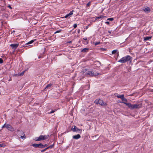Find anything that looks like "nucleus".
Masks as SVG:
<instances>
[{"label": "nucleus", "mask_w": 153, "mask_h": 153, "mask_svg": "<svg viewBox=\"0 0 153 153\" xmlns=\"http://www.w3.org/2000/svg\"><path fill=\"white\" fill-rule=\"evenodd\" d=\"M6 128L8 130L11 131H14V128L10 125L7 124L6 126Z\"/></svg>", "instance_id": "6e6552de"}, {"label": "nucleus", "mask_w": 153, "mask_h": 153, "mask_svg": "<svg viewBox=\"0 0 153 153\" xmlns=\"http://www.w3.org/2000/svg\"><path fill=\"white\" fill-rule=\"evenodd\" d=\"M119 102H120V103H121V102H120V101H119Z\"/></svg>", "instance_id": "49530a36"}, {"label": "nucleus", "mask_w": 153, "mask_h": 153, "mask_svg": "<svg viewBox=\"0 0 153 153\" xmlns=\"http://www.w3.org/2000/svg\"><path fill=\"white\" fill-rule=\"evenodd\" d=\"M73 10L71 11L69 13L65 15V18H69L73 14Z\"/></svg>", "instance_id": "9b49d317"}, {"label": "nucleus", "mask_w": 153, "mask_h": 153, "mask_svg": "<svg viewBox=\"0 0 153 153\" xmlns=\"http://www.w3.org/2000/svg\"><path fill=\"white\" fill-rule=\"evenodd\" d=\"M71 42V41H70V42H69V43H70Z\"/></svg>", "instance_id": "c03bdc74"}, {"label": "nucleus", "mask_w": 153, "mask_h": 153, "mask_svg": "<svg viewBox=\"0 0 153 153\" xmlns=\"http://www.w3.org/2000/svg\"><path fill=\"white\" fill-rule=\"evenodd\" d=\"M3 62V60L1 58H0V64L2 63Z\"/></svg>", "instance_id": "f704fd0d"}, {"label": "nucleus", "mask_w": 153, "mask_h": 153, "mask_svg": "<svg viewBox=\"0 0 153 153\" xmlns=\"http://www.w3.org/2000/svg\"><path fill=\"white\" fill-rule=\"evenodd\" d=\"M91 2L89 1L87 4V6L88 7L89 6L91 5Z\"/></svg>", "instance_id": "7c9ffc66"}, {"label": "nucleus", "mask_w": 153, "mask_h": 153, "mask_svg": "<svg viewBox=\"0 0 153 153\" xmlns=\"http://www.w3.org/2000/svg\"><path fill=\"white\" fill-rule=\"evenodd\" d=\"M100 43V42H96L95 43V45H97Z\"/></svg>", "instance_id": "c9c22d12"}, {"label": "nucleus", "mask_w": 153, "mask_h": 153, "mask_svg": "<svg viewBox=\"0 0 153 153\" xmlns=\"http://www.w3.org/2000/svg\"><path fill=\"white\" fill-rule=\"evenodd\" d=\"M54 145V144H53L50 146H49L48 147H47V149H48L49 148H52L53 147Z\"/></svg>", "instance_id": "4be33fe9"}, {"label": "nucleus", "mask_w": 153, "mask_h": 153, "mask_svg": "<svg viewBox=\"0 0 153 153\" xmlns=\"http://www.w3.org/2000/svg\"><path fill=\"white\" fill-rule=\"evenodd\" d=\"M81 137V136L79 134H77L76 135L73 136V138L75 139H78Z\"/></svg>", "instance_id": "f8f14e48"}, {"label": "nucleus", "mask_w": 153, "mask_h": 153, "mask_svg": "<svg viewBox=\"0 0 153 153\" xmlns=\"http://www.w3.org/2000/svg\"><path fill=\"white\" fill-rule=\"evenodd\" d=\"M71 42V41H70V42H69V43H70Z\"/></svg>", "instance_id": "37998d69"}, {"label": "nucleus", "mask_w": 153, "mask_h": 153, "mask_svg": "<svg viewBox=\"0 0 153 153\" xmlns=\"http://www.w3.org/2000/svg\"><path fill=\"white\" fill-rule=\"evenodd\" d=\"M20 134H22V135L20 137L21 138H25V137H24V136L25 135V134H24V133L23 131H20Z\"/></svg>", "instance_id": "dca6fc26"}, {"label": "nucleus", "mask_w": 153, "mask_h": 153, "mask_svg": "<svg viewBox=\"0 0 153 153\" xmlns=\"http://www.w3.org/2000/svg\"><path fill=\"white\" fill-rule=\"evenodd\" d=\"M104 16H98V17H95V19L96 20H97L98 19H101V18H102L103 17H104Z\"/></svg>", "instance_id": "6ab92c4d"}, {"label": "nucleus", "mask_w": 153, "mask_h": 153, "mask_svg": "<svg viewBox=\"0 0 153 153\" xmlns=\"http://www.w3.org/2000/svg\"><path fill=\"white\" fill-rule=\"evenodd\" d=\"M117 50H115L113 51L112 52V54H114L115 53L117 52Z\"/></svg>", "instance_id": "393cba45"}, {"label": "nucleus", "mask_w": 153, "mask_h": 153, "mask_svg": "<svg viewBox=\"0 0 153 153\" xmlns=\"http://www.w3.org/2000/svg\"><path fill=\"white\" fill-rule=\"evenodd\" d=\"M142 106L141 104H136L132 105L131 109H139Z\"/></svg>", "instance_id": "39448f33"}, {"label": "nucleus", "mask_w": 153, "mask_h": 153, "mask_svg": "<svg viewBox=\"0 0 153 153\" xmlns=\"http://www.w3.org/2000/svg\"><path fill=\"white\" fill-rule=\"evenodd\" d=\"M131 60L132 57L129 55H127L122 58L118 61V62L123 63L128 61H131Z\"/></svg>", "instance_id": "f257e3e1"}, {"label": "nucleus", "mask_w": 153, "mask_h": 153, "mask_svg": "<svg viewBox=\"0 0 153 153\" xmlns=\"http://www.w3.org/2000/svg\"><path fill=\"white\" fill-rule=\"evenodd\" d=\"M32 145L34 147H35V148H39V144H32Z\"/></svg>", "instance_id": "a211bd4d"}, {"label": "nucleus", "mask_w": 153, "mask_h": 153, "mask_svg": "<svg viewBox=\"0 0 153 153\" xmlns=\"http://www.w3.org/2000/svg\"><path fill=\"white\" fill-rule=\"evenodd\" d=\"M8 7H9L10 8V9H12V8H11V6H10L9 5V6H8Z\"/></svg>", "instance_id": "a19ab883"}, {"label": "nucleus", "mask_w": 153, "mask_h": 153, "mask_svg": "<svg viewBox=\"0 0 153 153\" xmlns=\"http://www.w3.org/2000/svg\"><path fill=\"white\" fill-rule=\"evenodd\" d=\"M19 45V43L12 44L10 45V46L12 48V49L15 50L18 47Z\"/></svg>", "instance_id": "423d86ee"}, {"label": "nucleus", "mask_w": 153, "mask_h": 153, "mask_svg": "<svg viewBox=\"0 0 153 153\" xmlns=\"http://www.w3.org/2000/svg\"><path fill=\"white\" fill-rule=\"evenodd\" d=\"M77 25L76 24H75L73 26L74 28H75L76 27Z\"/></svg>", "instance_id": "473e14b6"}, {"label": "nucleus", "mask_w": 153, "mask_h": 153, "mask_svg": "<svg viewBox=\"0 0 153 153\" xmlns=\"http://www.w3.org/2000/svg\"><path fill=\"white\" fill-rule=\"evenodd\" d=\"M7 125V124H6V123H5L2 127V128H6V125Z\"/></svg>", "instance_id": "2f4dec72"}, {"label": "nucleus", "mask_w": 153, "mask_h": 153, "mask_svg": "<svg viewBox=\"0 0 153 153\" xmlns=\"http://www.w3.org/2000/svg\"><path fill=\"white\" fill-rule=\"evenodd\" d=\"M56 111V109H55L54 110L51 111L49 113H50V114L53 113L54 112Z\"/></svg>", "instance_id": "cd10ccee"}, {"label": "nucleus", "mask_w": 153, "mask_h": 153, "mask_svg": "<svg viewBox=\"0 0 153 153\" xmlns=\"http://www.w3.org/2000/svg\"><path fill=\"white\" fill-rule=\"evenodd\" d=\"M34 40H32L30 41L29 42H28L27 43H26V45H28V44H31L32 43H33L34 42Z\"/></svg>", "instance_id": "b1692460"}, {"label": "nucleus", "mask_w": 153, "mask_h": 153, "mask_svg": "<svg viewBox=\"0 0 153 153\" xmlns=\"http://www.w3.org/2000/svg\"><path fill=\"white\" fill-rule=\"evenodd\" d=\"M61 31H62V30H57L54 33H55V34H56V33H59V32H60Z\"/></svg>", "instance_id": "c85d7f7f"}, {"label": "nucleus", "mask_w": 153, "mask_h": 153, "mask_svg": "<svg viewBox=\"0 0 153 153\" xmlns=\"http://www.w3.org/2000/svg\"><path fill=\"white\" fill-rule=\"evenodd\" d=\"M114 20V19L113 18H110L107 19V20L110 21H112Z\"/></svg>", "instance_id": "bb28decb"}, {"label": "nucleus", "mask_w": 153, "mask_h": 153, "mask_svg": "<svg viewBox=\"0 0 153 153\" xmlns=\"http://www.w3.org/2000/svg\"><path fill=\"white\" fill-rule=\"evenodd\" d=\"M6 146V145L4 143L0 144V147H4Z\"/></svg>", "instance_id": "412c9836"}, {"label": "nucleus", "mask_w": 153, "mask_h": 153, "mask_svg": "<svg viewBox=\"0 0 153 153\" xmlns=\"http://www.w3.org/2000/svg\"><path fill=\"white\" fill-rule=\"evenodd\" d=\"M122 103H123L126 104L128 108L131 109L132 105L131 103H127L126 102H122Z\"/></svg>", "instance_id": "9d476101"}, {"label": "nucleus", "mask_w": 153, "mask_h": 153, "mask_svg": "<svg viewBox=\"0 0 153 153\" xmlns=\"http://www.w3.org/2000/svg\"><path fill=\"white\" fill-rule=\"evenodd\" d=\"M39 148H43V145L41 143H40L39 144Z\"/></svg>", "instance_id": "a878e982"}, {"label": "nucleus", "mask_w": 153, "mask_h": 153, "mask_svg": "<svg viewBox=\"0 0 153 153\" xmlns=\"http://www.w3.org/2000/svg\"><path fill=\"white\" fill-rule=\"evenodd\" d=\"M87 70V69H84L82 70V71H81V73L83 74L85 72H86Z\"/></svg>", "instance_id": "aec40b11"}, {"label": "nucleus", "mask_w": 153, "mask_h": 153, "mask_svg": "<svg viewBox=\"0 0 153 153\" xmlns=\"http://www.w3.org/2000/svg\"><path fill=\"white\" fill-rule=\"evenodd\" d=\"M25 72V71H23L21 74H19L20 76H22L24 75Z\"/></svg>", "instance_id": "c756f323"}, {"label": "nucleus", "mask_w": 153, "mask_h": 153, "mask_svg": "<svg viewBox=\"0 0 153 153\" xmlns=\"http://www.w3.org/2000/svg\"><path fill=\"white\" fill-rule=\"evenodd\" d=\"M88 27H89V25L87 26L86 27V29H87L88 28Z\"/></svg>", "instance_id": "ea45409f"}, {"label": "nucleus", "mask_w": 153, "mask_h": 153, "mask_svg": "<svg viewBox=\"0 0 153 153\" xmlns=\"http://www.w3.org/2000/svg\"><path fill=\"white\" fill-rule=\"evenodd\" d=\"M114 95L116 97H117L118 98H120L122 99L123 97L124 96V95L122 94L121 95H118L117 93H116L114 94Z\"/></svg>", "instance_id": "ddd939ff"}, {"label": "nucleus", "mask_w": 153, "mask_h": 153, "mask_svg": "<svg viewBox=\"0 0 153 153\" xmlns=\"http://www.w3.org/2000/svg\"><path fill=\"white\" fill-rule=\"evenodd\" d=\"M47 149H48L47 148H46L43 150H41V152H45V151Z\"/></svg>", "instance_id": "72a5a7b5"}, {"label": "nucleus", "mask_w": 153, "mask_h": 153, "mask_svg": "<svg viewBox=\"0 0 153 153\" xmlns=\"http://www.w3.org/2000/svg\"><path fill=\"white\" fill-rule=\"evenodd\" d=\"M105 23L108 25H109V22H105Z\"/></svg>", "instance_id": "4c0bfd02"}, {"label": "nucleus", "mask_w": 153, "mask_h": 153, "mask_svg": "<svg viewBox=\"0 0 153 153\" xmlns=\"http://www.w3.org/2000/svg\"><path fill=\"white\" fill-rule=\"evenodd\" d=\"M52 84H49L47 85L46 87L45 88V90L46 91V89L48 88L51 87L52 86Z\"/></svg>", "instance_id": "f3484780"}, {"label": "nucleus", "mask_w": 153, "mask_h": 153, "mask_svg": "<svg viewBox=\"0 0 153 153\" xmlns=\"http://www.w3.org/2000/svg\"><path fill=\"white\" fill-rule=\"evenodd\" d=\"M85 75L86 76L89 75L90 76H97L99 75L100 74L96 72H93L89 71L86 72L85 74Z\"/></svg>", "instance_id": "7ed1b4c3"}, {"label": "nucleus", "mask_w": 153, "mask_h": 153, "mask_svg": "<svg viewBox=\"0 0 153 153\" xmlns=\"http://www.w3.org/2000/svg\"><path fill=\"white\" fill-rule=\"evenodd\" d=\"M143 10L146 13H149L151 11L150 9L148 7H144Z\"/></svg>", "instance_id": "1a4fd4ad"}, {"label": "nucleus", "mask_w": 153, "mask_h": 153, "mask_svg": "<svg viewBox=\"0 0 153 153\" xmlns=\"http://www.w3.org/2000/svg\"><path fill=\"white\" fill-rule=\"evenodd\" d=\"M89 50L88 48H85L81 50V52L83 53H85L88 52Z\"/></svg>", "instance_id": "4468645a"}, {"label": "nucleus", "mask_w": 153, "mask_h": 153, "mask_svg": "<svg viewBox=\"0 0 153 153\" xmlns=\"http://www.w3.org/2000/svg\"><path fill=\"white\" fill-rule=\"evenodd\" d=\"M94 102L97 104H99L101 105L106 106L107 104L106 103L103 102V101L101 100H96Z\"/></svg>", "instance_id": "20e7f679"}, {"label": "nucleus", "mask_w": 153, "mask_h": 153, "mask_svg": "<svg viewBox=\"0 0 153 153\" xmlns=\"http://www.w3.org/2000/svg\"><path fill=\"white\" fill-rule=\"evenodd\" d=\"M122 100V101H125V102H127V99L126 98H125L124 97V96L123 97V98Z\"/></svg>", "instance_id": "5701e85b"}, {"label": "nucleus", "mask_w": 153, "mask_h": 153, "mask_svg": "<svg viewBox=\"0 0 153 153\" xmlns=\"http://www.w3.org/2000/svg\"><path fill=\"white\" fill-rule=\"evenodd\" d=\"M123 102H125V101H124Z\"/></svg>", "instance_id": "a18cd8bd"}, {"label": "nucleus", "mask_w": 153, "mask_h": 153, "mask_svg": "<svg viewBox=\"0 0 153 153\" xmlns=\"http://www.w3.org/2000/svg\"><path fill=\"white\" fill-rule=\"evenodd\" d=\"M48 146V145L47 144H45V145H43V148H44V147H46L47 146Z\"/></svg>", "instance_id": "e433bc0d"}, {"label": "nucleus", "mask_w": 153, "mask_h": 153, "mask_svg": "<svg viewBox=\"0 0 153 153\" xmlns=\"http://www.w3.org/2000/svg\"><path fill=\"white\" fill-rule=\"evenodd\" d=\"M83 39L84 40H86H86H87V38H83Z\"/></svg>", "instance_id": "58836bf2"}, {"label": "nucleus", "mask_w": 153, "mask_h": 153, "mask_svg": "<svg viewBox=\"0 0 153 153\" xmlns=\"http://www.w3.org/2000/svg\"><path fill=\"white\" fill-rule=\"evenodd\" d=\"M71 130L73 132H79L80 131V133H81L82 132V130L80 129L77 127H76V126H74V128H72L71 129Z\"/></svg>", "instance_id": "0eeeda50"}, {"label": "nucleus", "mask_w": 153, "mask_h": 153, "mask_svg": "<svg viewBox=\"0 0 153 153\" xmlns=\"http://www.w3.org/2000/svg\"><path fill=\"white\" fill-rule=\"evenodd\" d=\"M49 137L48 135H41L39 137H36L35 138V140L36 141H39L41 140H46Z\"/></svg>", "instance_id": "f03ea898"}, {"label": "nucleus", "mask_w": 153, "mask_h": 153, "mask_svg": "<svg viewBox=\"0 0 153 153\" xmlns=\"http://www.w3.org/2000/svg\"><path fill=\"white\" fill-rule=\"evenodd\" d=\"M88 43V42H86V43H84L85 44H87Z\"/></svg>", "instance_id": "79ce46f5"}, {"label": "nucleus", "mask_w": 153, "mask_h": 153, "mask_svg": "<svg viewBox=\"0 0 153 153\" xmlns=\"http://www.w3.org/2000/svg\"><path fill=\"white\" fill-rule=\"evenodd\" d=\"M152 38V36H147L144 38V40L146 41Z\"/></svg>", "instance_id": "2eb2a0df"}]
</instances>
